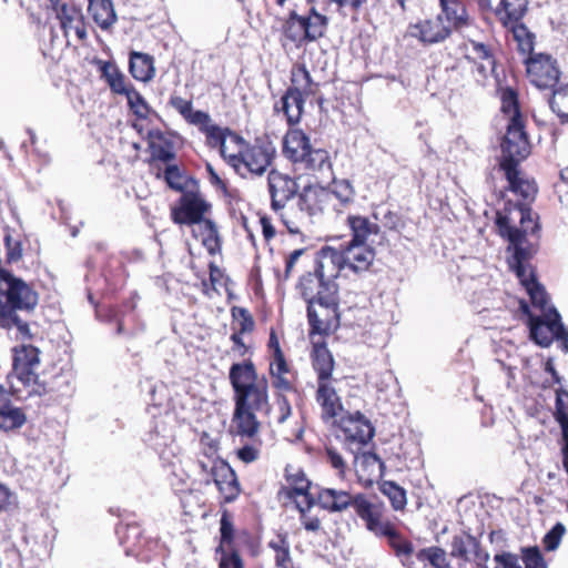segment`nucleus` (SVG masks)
<instances>
[{
  "label": "nucleus",
  "mask_w": 568,
  "mask_h": 568,
  "mask_svg": "<svg viewBox=\"0 0 568 568\" xmlns=\"http://www.w3.org/2000/svg\"><path fill=\"white\" fill-rule=\"evenodd\" d=\"M495 561L498 565L497 568H521L518 557L510 552L497 554Z\"/></svg>",
  "instance_id": "nucleus-64"
},
{
  "label": "nucleus",
  "mask_w": 568,
  "mask_h": 568,
  "mask_svg": "<svg viewBox=\"0 0 568 568\" xmlns=\"http://www.w3.org/2000/svg\"><path fill=\"white\" fill-rule=\"evenodd\" d=\"M260 378L254 364L250 361L233 364L230 368V382L235 394L258 382Z\"/></svg>",
  "instance_id": "nucleus-25"
},
{
  "label": "nucleus",
  "mask_w": 568,
  "mask_h": 568,
  "mask_svg": "<svg viewBox=\"0 0 568 568\" xmlns=\"http://www.w3.org/2000/svg\"><path fill=\"white\" fill-rule=\"evenodd\" d=\"M317 499L323 509L329 513H341L349 506L354 507L355 496L345 490L325 488L320 491Z\"/></svg>",
  "instance_id": "nucleus-22"
},
{
  "label": "nucleus",
  "mask_w": 568,
  "mask_h": 568,
  "mask_svg": "<svg viewBox=\"0 0 568 568\" xmlns=\"http://www.w3.org/2000/svg\"><path fill=\"white\" fill-rule=\"evenodd\" d=\"M286 227L288 233L291 234H303V231L313 224V220L301 210V206L296 204V206H290L280 210L276 212Z\"/></svg>",
  "instance_id": "nucleus-24"
},
{
  "label": "nucleus",
  "mask_w": 568,
  "mask_h": 568,
  "mask_svg": "<svg viewBox=\"0 0 568 568\" xmlns=\"http://www.w3.org/2000/svg\"><path fill=\"white\" fill-rule=\"evenodd\" d=\"M530 152L528 136L524 130L523 121L514 119L507 124V132L501 142L503 158L500 169L518 166V163L526 159Z\"/></svg>",
  "instance_id": "nucleus-8"
},
{
  "label": "nucleus",
  "mask_w": 568,
  "mask_h": 568,
  "mask_svg": "<svg viewBox=\"0 0 568 568\" xmlns=\"http://www.w3.org/2000/svg\"><path fill=\"white\" fill-rule=\"evenodd\" d=\"M149 148L152 158L162 162H170L175 158L172 143L160 130H151L148 133Z\"/></svg>",
  "instance_id": "nucleus-33"
},
{
  "label": "nucleus",
  "mask_w": 568,
  "mask_h": 568,
  "mask_svg": "<svg viewBox=\"0 0 568 568\" xmlns=\"http://www.w3.org/2000/svg\"><path fill=\"white\" fill-rule=\"evenodd\" d=\"M202 132L205 133L209 144L212 146H220L221 154L229 160L225 148L224 131L220 126L211 123Z\"/></svg>",
  "instance_id": "nucleus-52"
},
{
  "label": "nucleus",
  "mask_w": 568,
  "mask_h": 568,
  "mask_svg": "<svg viewBox=\"0 0 568 568\" xmlns=\"http://www.w3.org/2000/svg\"><path fill=\"white\" fill-rule=\"evenodd\" d=\"M510 267L515 271L521 285L528 288L530 285L537 283L536 276L529 263L510 264Z\"/></svg>",
  "instance_id": "nucleus-56"
},
{
  "label": "nucleus",
  "mask_w": 568,
  "mask_h": 568,
  "mask_svg": "<svg viewBox=\"0 0 568 568\" xmlns=\"http://www.w3.org/2000/svg\"><path fill=\"white\" fill-rule=\"evenodd\" d=\"M290 498H293L296 505V508L300 511V515L308 513V510L314 505V499L310 495V493L305 494H293L288 493Z\"/></svg>",
  "instance_id": "nucleus-60"
},
{
  "label": "nucleus",
  "mask_w": 568,
  "mask_h": 568,
  "mask_svg": "<svg viewBox=\"0 0 568 568\" xmlns=\"http://www.w3.org/2000/svg\"><path fill=\"white\" fill-rule=\"evenodd\" d=\"M500 100L501 111L508 116V122L513 121L514 119L523 121L518 106L517 93L513 89L507 88L503 90Z\"/></svg>",
  "instance_id": "nucleus-45"
},
{
  "label": "nucleus",
  "mask_w": 568,
  "mask_h": 568,
  "mask_svg": "<svg viewBox=\"0 0 568 568\" xmlns=\"http://www.w3.org/2000/svg\"><path fill=\"white\" fill-rule=\"evenodd\" d=\"M192 233L194 237L201 240L210 255H215L221 251V239L217 226L212 220L207 219L193 225Z\"/></svg>",
  "instance_id": "nucleus-26"
},
{
  "label": "nucleus",
  "mask_w": 568,
  "mask_h": 568,
  "mask_svg": "<svg viewBox=\"0 0 568 568\" xmlns=\"http://www.w3.org/2000/svg\"><path fill=\"white\" fill-rule=\"evenodd\" d=\"M507 28L511 31L519 50L523 53H530L534 49L535 36L527 29V27L518 21L510 22Z\"/></svg>",
  "instance_id": "nucleus-41"
},
{
  "label": "nucleus",
  "mask_w": 568,
  "mask_h": 568,
  "mask_svg": "<svg viewBox=\"0 0 568 568\" xmlns=\"http://www.w3.org/2000/svg\"><path fill=\"white\" fill-rule=\"evenodd\" d=\"M443 20L452 32L467 24L468 14L465 6L458 0H439Z\"/></svg>",
  "instance_id": "nucleus-27"
},
{
  "label": "nucleus",
  "mask_w": 568,
  "mask_h": 568,
  "mask_svg": "<svg viewBox=\"0 0 568 568\" xmlns=\"http://www.w3.org/2000/svg\"><path fill=\"white\" fill-rule=\"evenodd\" d=\"M520 307L529 317L530 337L536 344L548 347L556 339L562 352L568 353V329L556 308H549L546 314L532 315L526 303L523 302Z\"/></svg>",
  "instance_id": "nucleus-3"
},
{
  "label": "nucleus",
  "mask_w": 568,
  "mask_h": 568,
  "mask_svg": "<svg viewBox=\"0 0 568 568\" xmlns=\"http://www.w3.org/2000/svg\"><path fill=\"white\" fill-rule=\"evenodd\" d=\"M354 509L358 517L366 523V528L376 536L388 530V521L382 520V507L369 501L365 495L357 494L354 500Z\"/></svg>",
  "instance_id": "nucleus-16"
},
{
  "label": "nucleus",
  "mask_w": 568,
  "mask_h": 568,
  "mask_svg": "<svg viewBox=\"0 0 568 568\" xmlns=\"http://www.w3.org/2000/svg\"><path fill=\"white\" fill-rule=\"evenodd\" d=\"M304 17L292 13L284 26V36L295 43L305 41Z\"/></svg>",
  "instance_id": "nucleus-44"
},
{
  "label": "nucleus",
  "mask_w": 568,
  "mask_h": 568,
  "mask_svg": "<svg viewBox=\"0 0 568 568\" xmlns=\"http://www.w3.org/2000/svg\"><path fill=\"white\" fill-rule=\"evenodd\" d=\"M534 307L538 308L541 314H546L549 308H554L548 305V295L545 288L537 282L526 288Z\"/></svg>",
  "instance_id": "nucleus-50"
},
{
  "label": "nucleus",
  "mask_w": 568,
  "mask_h": 568,
  "mask_svg": "<svg viewBox=\"0 0 568 568\" xmlns=\"http://www.w3.org/2000/svg\"><path fill=\"white\" fill-rule=\"evenodd\" d=\"M276 404H277V416H276V423L277 424H284L287 418L292 415V407L284 395H277L276 397Z\"/></svg>",
  "instance_id": "nucleus-58"
},
{
  "label": "nucleus",
  "mask_w": 568,
  "mask_h": 568,
  "mask_svg": "<svg viewBox=\"0 0 568 568\" xmlns=\"http://www.w3.org/2000/svg\"><path fill=\"white\" fill-rule=\"evenodd\" d=\"M381 491L389 498L395 510H402L405 508L407 499L404 488L394 481H384L381 485Z\"/></svg>",
  "instance_id": "nucleus-47"
},
{
  "label": "nucleus",
  "mask_w": 568,
  "mask_h": 568,
  "mask_svg": "<svg viewBox=\"0 0 568 568\" xmlns=\"http://www.w3.org/2000/svg\"><path fill=\"white\" fill-rule=\"evenodd\" d=\"M337 268L323 250L316 253L312 271L304 273L297 290L307 303V317L311 334H326L338 305Z\"/></svg>",
  "instance_id": "nucleus-1"
},
{
  "label": "nucleus",
  "mask_w": 568,
  "mask_h": 568,
  "mask_svg": "<svg viewBox=\"0 0 568 568\" xmlns=\"http://www.w3.org/2000/svg\"><path fill=\"white\" fill-rule=\"evenodd\" d=\"M221 544H231L233 540V524L227 514H223L221 517Z\"/></svg>",
  "instance_id": "nucleus-63"
},
{
  "label": "nucleus",
  "mask_w": 568,
  "mask_h": 568,
  "mask_svg": "<svg viewBox=\"0 0 568 568\" xmlns=\"http://www.w3.org/2000/svg\"><path fill=\"white\" fill-rule=\"evenodd\" d=\"M310 146L308 136L301 130H292L284 136L283 152L294 163H298L307 155Z\"/></svg>",
  "instance_id": "nucleus-23"
},
{
  "label": "nucleus",
  "mask_w": 568,
  "mask_h": 568,
  "mask_svg": "<svg viewBox=\"0 0 568 568\" xmlns=\"http://www.w3.org/2000/svg\"><path fill=\"white\" fill-rule=\"evenodd\" d=\"M316 400L322 407V417L325 420L336 417L343 409L341 399L329 382L318 383Z\"/></svg>",
  "instance_id": "nucleus-21"
},
{
  "label": "nucleus",
  "mask_w": 568,
  "mask_h": 568,
  "mask_svg": "<svg viewBox=\"0 0 568 568\" xmlns=\"http://www.w3.org/2000/svg\"><path fill=\"white\" fill-rule=\"evenodd\" d=\"M347 224L352 232L349 243L371 245L374 243L373 237L378 235V224L372 222L368 217L362 215H348Z\"/></svg>",
  "instance_id": "nucleus-20"
},
{
  "label": "nucleus",
  "mask_w": 568,
  "mask_h": 568,
  "mask_svg": "<svg viewBox=\"0 0 568 568\" xmlns=\"http://www.w3.org/2000/svg\"><path fill=\"white\" fill-rule=\"evenodd\" d=\"M215 485L226 503H232L240 494V484L235 471L224 460H214L210 468Z\"/></svg>",
  "instance_id": "nucleus-15"
},
{
  "label": "nucleus",
  "mask_w": 568,
  "mask_h": 568,
  "mask_svg": "<svg viewBox=\"0 0 568 568\" xmlns=\"http://www.w3.org/2000/svg\"><path fill=\"white\" fill-rule=\"evenodd\" d=\"M210 209L211 204L199 192L185 191L180 205L172 207L171 217L176 224L195 225L206 220L204 215Z\"/></svg>",
  "instance_id": "nucleus-9"
},
{
  "label": "nucleus",
  "mask_w": 568,
  "mask_h": 568,
  "mask_svg": "<svg viewBox=\"0 0 568 568\" xmlns=\"http://www.w3.org/2000/svg\"><path fill=\"white\" fill-rule=\"evenodd\" d=\"M26 423V415L22 409L9 406L0 413V427L4 430L20 428Z\"/></svg>",
  "instance_id": "nucleus-46"
},
{
  "label": "nucleus",
  "mask_w": 568,
  "mask_h": 568,
  "mask_svg": "<svg viewBox=\"0 0 568 568\" xmlns=\"http://www.w3.org/2000/svg\"><path fill=\"white\" fill-rule=\"evenodd\" d=\"M45 2L47 7H50L55 13L65 36L73 31L81 40L87 37L83 16L79 9L69 7L61 0H45Z\"/></svg>",
  "instance_id": "nucleus-14"
},
{
  "label": "nucleus",
  "mask_w": 568,
  "mask_h": 568,
  "mask_svg": "<svg viewBox=\"0 0 568 568\" xmlns=\"http://www.w3.org/2000/svg\"><path fill=\"white\" fill-rule=\"evenodd\" d=\"M381 536H384L388 539V544L395 550L396 556L405 558L413 554V544L406 539H403L392 525H389L388 530L385 529V532H382Z\"/></svg>",
  "instance_id": "nucleus-43"
},
{
  "label": "nucleus",
  "mask_w": 568,
  "mask_h": 568,
  "mask_svg": "<svg viewBox=\"0 0 568 568\" xmlns=\"http://www.w3.org/2000/svg\"><path fill=\"white\" fill-rule=\"evenodd\" d=\"M255 413V410L235 405L233 423L236 427L237 435L252 438L258 433L260 422L257 420Z\"/></svg>",
  "instance_id": "nucleus-28"
},
{
  "label": "nucleus",
  "mask_w": 568,
  "mask_h": 568,
  "mask_svg": "<svg viewBox=\"0 0 568 568\" xmlns=\"http://www.w3.org/2000/svg\"><path fill=\"white\" fill-rule=\"evenodd\" d=\"M568 417V392L558 389L556 392L555 418Z\"/></svg>",
  "instance_id": "nucleus-62"
},
{
  "label": "nucleus",
  "mask_w": 568,
  "mask_h": 568,
  "mask_svg": "<svg viewBox=\"0 0 568 568\" xmlns=\"http://www.w3.org/2000/svg\"><path fill=\"white\" fill-rule=\"evenodd\" d=\"M128 100L129 108L140 119H146L151 112L145 99L132 87L124 95Z\"/></svg>",
  "instance_id": "nucleus-48"
},
{
  "label": "nucleus",
  "mask_w": 568,
  "mask_h": 568,
  "mask_svg": "<svg viewBox=\"0 0 568 568\" xmlns=\"http://www.w3.org/2000/svg\"><path fill=\"white\" fill-rule=\"evenodd\" d=\"M239 315V324H240V333L251 332L254 327V321L250 313L245 308H234L233 316L237 318Z\"/></svg>",
  "instance_id": "nucleus-61"
},
{
  "label": "nucleus",
  "mask_w": 568,
  "mask_h": 568,
  "mask_svg": "<svg viewBox=\"0 0 568 568\" xmlns=\"http://www.w3.org/2000/svg\"><path fill=\"white\" fill-rule=\"evenodd\" d=\"M503 11H497L500 14V20L505 27L510 22H518L523 19L527 11V0H501Z\"/></svg>",
  "instance_id": "nucleus-39"
},
{
  "label": "nucleus",
  "mask_w": 568,
  "mask_h": 568,
  "mask_svg": "<svg viewBox=\"0 0 568 568\" xmlns=\"http://www.w3.org/2000/svg\"><path fill=\"white\" fill-rule=\"evenodd\" d=\"M332 194V199L335 197L342 204H347L354 199V189L349 181L338 180L333 182L332 190H327Z\"/></svg>",
  "instance_id": "nucleus-51"
},
{
  "label": "nucleus",
  "mask_w": 568,
  "mask_h": 568,
  "mask_svg": "<svg viewBox=\"0 0 568 568\" xmlns=\"http://www.w3.org/2000/svg\"><path fill=\"white\" fill-rule=\"evenodd\" d=\"M101 78L105 80L111 91L115 94L125 95L133 87L126 83L125 75L113 62H101Z\"/></svg>",
  "instance_id": "nucleus-32"
},
{
  "label": "nucleus",
  "mask_w": 568,
  "mask_h": 568,
  "mask_svg": "<svg viewBox=\"0 0 568 568\" xmlns=\"http://www.w3.org/2000/svg\"><path fill=\"white\" fill-rule=\"evenodd\" d=\"M420 562H429L434 568H449L446 551L439 547H428L420 549L416 554Z\"/></svg>",
  "instance_id": "nucleus-42"
},
{
  "label": "nucleus",
  "mask_w": 568,
  "mask_h": 568,
  "mask_svg": "<svg viewBox=\"0 0 568 568\" xmlns=\"http://www.w3.org/2000/svg\"><path fill=\"white\" fill-rule=\"evenodd\" d=\"M292 85L288 90L295 91L304 97L316 93L318 83L314 82L305 64H295L291 71Z\"/></svg>",
  "instance_id": "nucleus-31"
},
{
  "label": "nucleus",
  "mask_w": 568,
  "mask_h": 568,
  "mask_svg": "<svg viewBox=\"0 0 568 568\" xmlns=\"http://www.w3.org/2000/svg\"><path fill=\"white\" fill-rule=\"evenodd\" d=\"M88 10L94 22L103 30H108L116 22V13L111 0H89Z\"/></svg>",
  "instance_id": "nucleus-29"
},
{
  "label": "nucleus",
  "mask_w": 568,
  "mask_h": 568,
  "mask_svg": "<svg viewBox=\"0 0 568 568\" xmlns=\"http://www.w3.org/2000/svg\"><path fill=\"white\" fill-rule=\"evenodd\" d=\"M520 227L513 226L508 216L498 215L497 225L503 236L507 237L514 246V255L509 264L528 263L530 253L523 247V242L528 233H535L538 225L535 223L532 213L528 209H519Z\"/></svg>",
  "instance_id": "nucleus-5"
},
{
  "label": "nucleus",
  "mask_w": 568,
  "mask_h": 568,
  "mask_svg": "<svg viewBox=\"0 0 568 568\" xmlns=\"http://www.w3.org/2000/svg\"><path fill=\"white\" fill-rule=\"evenodd\" d=\"M354 455L355 469L359 480L373 483L384 474L385 465L381 458L371 452H358Z\"/></svg>",
  "instance_id": "nucleus-18"
},
{
  "label": "nucleus",
  "mask_w": 568,
  "mask_h": 568,
  "mask_svg": "<svg viewBox=\"0 0 568 568\" xmlns=\"http://www.w3.org/2000/svg\"><path fill=\"white\" fill-rule=\"evenodd\" d=\"M304 24L305 39L307 41H314L324 34L326 18L315 13L312 17H304Z\"/></svg>",
  "instance_id": "nucleus-49"
},
{
  "label": "nucleus",
  "mask_w": 568,
  "mask_h": 568,
  "mask_svg": "<svg viewBox=\"0 0 568 568\" xmlns=\"http://www.w3.org/2000/svg\"><path fill=\"white\" fill-rule=\"evenodd\" d=\"M566 534V527L561 523H557L544 537L542 545L547 551L556 550Z\"/></svg>",
  "instance_id": "nucleus-54"
},
{
  "label": "nucleus",
  "mask_w": 568,
  "mask_h": 568,
  "mask_svg": "<svg viewBox=\"0 0 568 568\" xmlns=\"http://www.w3.org/2000/svg\"><path fill=\"white\" fill-rule=\"evenodd\" d=\"M527 72L531 83L539 89L552 88L559 80L560 71L548 54H536L527 60Z\"/></svg>",
  "instance_id": "nucleus-10"
},
{
  "label": "nucleus",
  "mask_w": 568,
  "mask_h": 568,
  "mask_svg": "<svg viewBox=\"0 0 568 568\" xmlns=\"http://www.w3.org/2000/svg\"><path fill=\"white\" fill-rule=\"evenodd\" d=\"M235 405L268 415V381L263 375L258 382L235 394Z\"/></svg>",
  "instance_id": "nucleus-12"
},
{
  "label": "nucleus",
  "mask_w": 568,
  "mask_h": 568,
  "mask_svg": "<svg viewBox=\"0 0 568 568\" xmlns=\"http://www.w3.org/2000/svg\"><path fill=\"white\" fill-rule=\"evenodd\" d=\"M164 178L170 187L178 191L183 190V185L181 183L182 175L176 165H168L164 171Z\"/></svg>",
  "instance_id": "nucleus-59"
},
{
  "label": "nucleus",
  "mask_w": 568,
  "mask_h": 568,
  "mask_svg": "<svg viewBox=\"0 0 568 568\" xmlns=\"http://www.w3.org/2000/svg\"><path fill=\"white\" fill-rule=\"evenodd\" d=\"M274 154L275 148L271 142L256 140L239 154H230L229 163L242 176L248 173L262 175L271 165Z\"/></svg>",
  "instance_id": "nucleus-4"
},
{
  "label": "nucleus",
  "mask_w": 568,
  "mask_h": 568,
  "mask_svg": "<svg viewBox=\"0 0 568 568\" xmlns=\"http://www.w3.org/2000/svg\"><path fill=\"white\" fill-rule=\"evenodd\" d=\"M6 263L11 264L18 262L22 257L21 243L13 240L9 232L4 235Z\"/></svg>",
  "instance_id": "nucleus-55"
},
{
  "label": "nucleus",
  "mask_w": 568,
  "mask_h": 568,
  "mask_svg": "<svg viewBox=\"0 0 568 568\" xmlns=\"http://www.w3.org/2000/svg\"><path fill=\"white\" fill-rule=\"evenodd\" d=\"M338 427L343 434L344 445L352 454H357L375 435L371 422L359 412L342 416Z\"/></svg>",
  "instance_id": "nucleus-7"
},
{
  "label": "nucleus",
  "mask_w": 568,
  "mask_h": 568,
  "mask_svg": "<svg viewBox=\"0 0 568 568\" xmlns=\"http://www.w3.org/2000/svg\"><path fill=\"white\" fill-rule=\"evenodd\" d=\"M523 561L525 568H547L541 552L536 547L523 549Z\"/></svg>",
  "instance_id": "nucleus-57"
},
{
  "label": "nucleus",
  "mask_w": 568,
  "mask_h": 568,
  "mask_svg": "<svg viewBox=\"0 0 568 568\" xmlns=\"http://www.w3.org/2000/svg\"><path fill=\"white\" fill-rule=\"evenodd\" d=\"M477 539L470 535H456L452 539L450 556L470 562Z\"/></svg>",
  "instance_id": "nucleus-37"
},
{
  "label": "nucleus",
  "mask_w": 568,
  "mask_h": 568,
  "mask_svg": "<svg viewBox=\"0 0 568 568\" xmlns=\"http://www.w3.org/2000/svg\"><path fill=\"white\" fill-rule=\"evenodd\" d=\"M298 163H303L306 169L314 172H331L332 169L328 152L323 149H312V146Z\"/></svg>",
  "instance_id": "nucleus-38"
},
{
  "label": "nucleus",
  "mask_w": 568,
  "mask_h": 568,
  "mask_svg": "<svg viewBox=\"0 0 568 568\" xmlns=\"http://www.w3.org/2000/svg\"><path fill=\"white\" fill-rule=\"evenodd\" d=\"M129 70L135 80L149 82L154 77L153 58L146 53L132 52Z\"/></svg>",
  "instance_id": "nucleus-34"
},
{
  "label": "nucleus",
  "mask_w": 568,
  "mask_h": 568,
  "mask_svg": "<svg viewBox=\"0 0 568 568\" xmlns=\"http://www.w3.org/2000/svg\"><path fill=\"white\" fill-rule=\"evenodd\" d=\"M549 104L561 123H568V83L559 85L552 91Z\"/></svg>",
  "instance_id": "nucleus-40"
},
{
  "label": "nucleus",
  "mask_w": 568,
  "mask_h": 568,
  "mask_svg": "<svg viewBox=\"0 0 568 568\" xmlns=\"http://www.w3.org/2000/svg\"><path fill=\"white\" fill-rule=\"evenodd\" d=\"M304 95L292 91L286 90L285 94L281 99L282 111L287 118V122L290 124L298 123L303 113V108L305 103Z\"/></svg>",
  "instance_id": "nucleus-36"
},
{
  "label": "nucleus",
  "mask_w": 568,
  "mask_h": 568,
  "mask_svg": "<svg viewBox=\"0 0 568 568\" xmlns=\"http://www.w3.org/2000/svg\"><path fill=\"white\" fill-rule=\"evenodd\" d=\"M501 170L505 172L511 192L520 195L524 200L534 199L537 193V187L534 181L524 179L517 170V166L507 164V168Z\"/></svg>",
  "instance_id": "nucleus-30"
},
{
  "label": "nucleus",
  "mask_w": 568,
  "mask_h": 568,
  "mask_svg": "<svg viewBox=\"0 0 568 568\" xmlns=\"http://www.w3.org/2000/svg\"><path fill=\"white\" fill-rule=\"evenodd\" d=\"M322 250L332 264L335 265L338 274L344 270H349L355 274L366 272L375 258V251L371 245L348 243L341 251L331 246H324Z\"/></svg>",
  "instance_id": "nucleus-6"
},
{
  "label": "nucleus",
  "mask_w": 568,
  "mask_h": 568,
  "mask_svg": "<svg viewBox=\"0 0 568 568\" xmlns=\"http://www.w3.org/2000/svg\"><path fill=\"white\" fill-rule=\"evenodd\" d=\"M286 478L292 486L290 493L305 494L310 490L311 483L302 470L296 469L294 473H291L290 469H286Z\"/></svg>",
  "instance_id": "nucleus-53"
},
{
  "label": "nucleus",
  "mask_w": 568,
  "mask_h": 568,
  "mask_svg": "<svg viewBox=\"0 0 568 568\" xmlns=\"http://www.w3.org/2000/svg\"><path fill=\"white\" fill-rule=\"evenodd\" d=\"M268 191L271 195V206L274 212L284 209L286 203L293 199L297 192V183L276 170H272L267 176Z\"/></svg>",
  "instance_id": "nucleus-13"
},
{
  "label": "nucleus",
  "mask_w": 568,
  "mask_h": 568,
  "mask_svg": "<svg viewBox=\"0 0 568 568\" xmlns=\"http://www.w3.org/2000/svg\"><path fill=\"white\" fill-rule=\"evenodd\" d=\"M313 367L317 373L318 383L329 382L333 368L334 359L331 352L324 345H317L313 349Z\"/></svg>",
  "instance_id": "nucleus-35"
},
{
  "label": "nucleus",
  "mask_w": 568,
  "mask_h": 568,
  "mask_svg": "<svg viewBox=\"0 0 568 568\" xmlns=\"http://www.w3.org/2000/svg\"><path fill=\"white\" fill-rule=\"evenodd\" d=\"M31 296V287L6 268L0 258V327L7 331L17 327L21 339L32 338L28 322L17 314L18 311H32Z\"/></svg>",
  "instance_id": "nucleus-2"
},
{
  "label": "nucleus",
  "mask_w": 568,
  "mask_h": 568,
  "mask_svg": "<svg viewBox=\"0 0 568 568\" xmlns=\"http://www.w3.org/2000/svg\"><path fill=\"white\" fill-rule=\"evenodd\" d=\"M332 200V194L326 189L318 186H306L298 194L297 204L313 220L324 210V205Z\"/></svg>",
  "instance_id": "nucleus-19"
},
{
  "label": "nucleus",
  "mask_w": 568,
  "mask_h": 568,
  "mask_svg": "<svg viewBox=\"0 0 568 568\" xmlns=\"http://www.w3.org/2000/svg\"><path fill=\"white\" fill-rule=\"evenodd\" d=\"M23 386L36 383V346L18 345L12 348V373Z\"/></svg>",
  "instance_id": "nucleus-11"
},
{
  "label": "nucleus",
  "mask_w": 568,
  "mask_h": 568,
  "mask_svg": "<svg viewBox=\"0 0 568 568\" xmlns=\"http://www.w3.org/2000/svg\"><path fill=\"white\" fill-rule=\"evenodd\" d=\"M409 34L424 43L442 42L450 36L443 17L433 20H424L409 27Z\"/></svg>",
  "instance_id": "nucleus-17"
}]
</instances>
